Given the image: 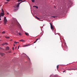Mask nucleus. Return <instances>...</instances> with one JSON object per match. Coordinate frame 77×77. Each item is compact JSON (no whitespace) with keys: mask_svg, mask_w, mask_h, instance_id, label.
I'll return each instance as SVG.
<instances>
[{"mask_svg":"<svg viewBox=\"0 0 77 77\" xmlns=\"http://www.w3.org/2000/svg\"><path fill=\"white\" fill-rule=\"evenodd\" d=\"M38 39H37L34 42V43H36V42H37V41H38Z\"/></svg>","mask_w":77,"mask_h":77,"instance_id":"nucleus-8","label":"nucleus"},{"mask_svg":"<svg viewBox=\"0 0 77 77\" xmlns=\"http://www.w3.org/2000/svg\"><path fill=\"white\" fill-rule=\"evenodd\" d=\"M0 20H1V18H0Z\"/></svg>","mask_w":77,"mask_h":77,"instance_id":"nucleus-38","label":"nucleus"},{"mask_svg":"<svg viewBox=\"0 0 77 77\" xmlns=\"http://www.w3.org/2000/svg\"><path fill=\"white\" fill-rule=\"evenodd\" d=\"M1 49L2 48H1V47H0V50H1Z\"/></svg>","mask_w":77,"mask_h":77,"instance_id":"nucleus-37","label":"nucleus"},{"mask_svg":"<svg viewBox=\"0 0 77 77\" xmlns=\"http://www.w3.org/2000/svg\"><path fill=\"white\" fill-rule=\"evenodd\" d=\"M26 2V0H24V1H22V2Z\"/></svg>","mask_w":77,"mask_h":77,"instance_id":"nucleus-26","label":"nucleus"},{"mask_svg":"<svg viewBox=\"0 0 77 77\" xmlns=\"http://www.w3.org/2000/svg\"><path fill=\"white\" fill-rule=\"evenodd\" d=\"M68 70L69 71L70 70H77V69H75L74 68H71L70 69H69Z\"/></svg>","mask_w":77,"mask_h":77,"instance_id":"nucleus-3","label":"nucleus"},{"mask_svg":"<svg viewBox=\"0 0 77 77\" xmlns=\"http://www.w3.org/2000/svg\"><path fill=\"white\" fill-rule=\"evenodd\" d=\"M0 54L1 55V56H3V55H5V54L3 53H1Z\"/></svg>","mask_w":77,"mask_h":77,"instance_id":"nucleus-7","label":"nucleus"},{"mask_svg":"<svg viewBox=\"0 0 77 77\" xmlns=\"http://www.w3.org/2000/svg\"><path fill=\"white\" fill-rule=\"evenodd\" d=\"M65 71H66V70L64 71H63V72H65Z\"/></svg>","mask_w":77,"mask_h":77,"instance_id":"nucleus-32","label":"nucleus"},{"mask_svg":"<svg viewBox=\"0 0 77 77\" xmlns=\"http://www.w3.org/2000/svg\"><path fill=\"white\" fill-rule=\"evenodd\" d=\"M17 2H22L21 0H18L17 1Z\"/></svg>","mask_w":77,"mask_h":77,"instance_id":"nucleus-14","label":"nucleus"},{"mask_svg":"<svg viewBox=\"0 0 77 77\" xmlns=\"http://www.w3.org/2000/svg\"><path fill=\"white\" fill-rule=\"evenodd\" d=\"M8 22V20L6 19V17H4V25H6V23Z\"/></svg>","mask_w":77,"mask_h":77,"instance_id":"nucleus-1","label":"nucleus"},{"mask_svg":"<svg viewBox=\"0 0 77 77\" xmlns=\"http://www.w3.org/2000/svg\"><path fill=\"white\" fill-rule=\"evenodd\" d=\"M19 47H20V46H19L18 48V49H19Z\"/></svg>","mask_w":77,"mask_h":77,"instance_id":"nucleus-31","label":"nucleus"},{"mask_svg":"<svg viewBox=\"0 0 77 77\" xmlns=\"http://www.w3.org/2000/svg\"><path fill=\"white\" fill-rule=\"evenodd\" d=\"M32 2L33 3H34V2H35V0H31Z\"/></svg>","mask_w":77,"mask_h":77,"instance_id":"nucleus-16","label":"nucleus"},{"mask_svg":"<svg viewBox=\"0 0 77 77\" xmlns=\"http://www.w3.org/2000/svg\"><path fill=\"white\" fill-rule=\"evenodd\" d=\"M53 17L54 18H55L56 17H55V16H53Z\"/></svg>","mask_w":77,"mask_h":77,"instance_id":"nucleus-33","label":"nucleus"},{"mask_svg":"<svg viewBox=\"0 0 77 77\" xmlns=\"http://www.w3.org/2000/svg\"><path fill=\"white\" fill-rule=\"evenodd\" d=\"M7 3H8V2H5V4H7Z\"/></svg>","mask_w":77,"mask_h":77,"instance_id":"nucleus-20","label":"nucleus"},{"mask_svg":"<svg viewBox=\"0 0 77 77\" xmlns=\"http://www.w3.org/2000/svg\"><path fill=\"white\" fill-rule=\"evenodd\" d=\"M25 34L27 36H29V35H28V34L26 32H25Z\"/></svg>","mask_w":77,"mask_h":77,"instance_id":"nucleus-13","label":"nucleus"},{"mask_svg":"<svg viewBox=\"0 0 77 77\" xmlns=\"http://www.w3.org/2000/svg\"><path fill=\"white\" fill-rule=\"evenodd\" d=\"M14 8H16V9L17 8V7L16 6H14Z\"/></svg>","mask_w":77,"mask_h":77,"instance_id":"nucleus-22","label":"nucleus"},{"mask_svg":"<svg viewBox=\"0 0 77 77\" xmlns=\"http://www.w3.org/2000/svg\"><path fill=\"white\" fill-rule=\"evenodd\" d=\"M29 45V44L23 46V47H27V46H28Z\"/></svg>","mask_w":77,"mask_h":77,"instance_id":"nucleus-15","label":"nucleus"},{"mask_svg":"<svg viewBox=\"0 0 77 77\" xmlns=\"http://www.w3.org/2000/svg\"><path fill=\"white\" fill-rule=\"evenodd\" d=\"M9 53H11V51H9Z\"/></svg>","mask_w":77,"mask_h":77,"instance_id":"nucleus-30","label":"nucleus"},{"mask_svg":"<svg viewBox=\"0 0 77 77\" xmlns=\"http://www.w3.org/2000/svg\"><path fill=\"white\" fill-rule=\"evenodd\" d=\"M14 44H17V43H19V42H16V41H15L14 42Z\"/></svg>","mask_w":77,"mask_h":77,"instance_id":"nucleus-10","label":"nucleus"},{"mask_svg":"<svg viewBox=\"0 0 77 77\" xmlns=\"http://www.w3.org/2000/svg\"><path fill=\"white\" fill-rule=\"evenodd\" d=\"M14 47H15V44H14Z\"/></svg>","mask_w":77,"mask_h":77,"instance_id":"nucleus-34","label":"nucleus"},{"mask_svg":"<svg viewBox=\"0 0 77 77\" xmlns=\"http://www.w3.org/2000/svg\"><path fill=\"white\" fill-rule=\"evenodd\" d=\"M14 12H15L16 11H17V9H14Z\"/></svg>","mask_w":77,"mask_h":77,"instance_id":"nucleus-17","label":"nucleus"},{"mask_svg":"<svg viewBox=\"0 0 77 77\" xmlns=\"http://www.w3.org/2000/svg\"><path fill=\"white\" fill-rule=\"evenodd\" d=\"M18 33H19V35H20V36H21L22 35L20 33H18V32H16V34H18Z\"/></svg>","mask_w":77,"mask_h":77,"instance_id":"nucleus-9","label":"nucleus"},{"mask_svg":"<svg viewBox=\"0 0 77 77\" xmlns=\"http://www.w3.org/2000/svg\"><path fill=\"white\" fill-rule=\"evenodd\" d=\"M2 11L3 12V13H4V11L3 10H2Z\"/></svg>","mask_w":77,"mask_h":77,"instance_id":"nucleus-27","label":"nucleus"},{"mask_svg":"<svg viewBox=\"0 0 77 77\" xmlns=\"http://www.w3.org/2000/svg\"><path fill=\"white\" fill-rule=\"evenodd\" d=\"M2 11H3V8H2Z\"/></svg>","mask_w":77,"mask_h":77,"instance_id":"nucleus-35","label":"nucleus"},{"mask_svg":"<svg viewBox=\"0 0 77 77\" xmlns=\"http://www.w3.org/2000/svg\"><path fill=\"white\" fill-rule=\"evenodd\" d=\"M19 41H20L21 42H24V41L23 39L20 40H19Z\"/></svg>","mask_w":77,"mask_h":77,"instance_id":"nucleus-12","label":"nucleus"},{"mask_svg":"<svg viewBox=\"0 0 77 77\" xmlns=\"http://www.w3.org/2000/svg\"><path fill=\"white\" fill-rule=\"evenodd\" d=\"M6 38H8H8H9V37H7Z\"/></svg>","mask_w":77,"mask_h":77,"instance_id":"nucleus-29","label":"nucleus"},{"mask_svg":"<svg viewBox=\"0 0 77 77\" xmlns=\"http://www.w3.org/2000/svg\"><path fill=\"white\" fill-rule=\"evenodd\" d=\"M7 44H7V43H5L4 44V45H7Z\"/></svg>","mask_w":77,"mask_h":77,"instance_id":"nucleus-23","label":"nucleus"},{"mask_svg":"<svg viewBox=\"0 0 77 77\" xmlns=\"http://www.w3.org/2000/svg\"><path fill=\"white\" fill-rule=\"evenodd\" d=\"M5 15L4 13H1V15H2V17H3V16Z\"/></svg>","mask_w":77,"mask_h":77,"instance_id":"nucleus-5","label":"nucleus"},{"mask_svg":"<svg viewBox=\"0 0 77 77\" xmlns=\"http://www.w3.org/2000/svg\"><path fill=\"white\" fill-rule=\"evenodd\" d=\"M9 49V47H8L6 48V50H8Z\"/></svg>","mask_w":77,"mask_h":77,"instance_id":"nucleus-6","label":"nucleus"},{"mask_svg":"<svg viewBox=\"0 0 77 77\" xmlns=\"http://www.w3.org/2000/svg\"><path fill=\"white\" fill-rule=\"evenodd\" d=\"M36 17V19H37V20H39V18H38L37 17Z\"/></svg>","mask_w":77,"mask_h":77,"instance_id":"nucleus-18","label":"nucleus"},{"mask_svg":"<svg viewBox=\"0 0 77 77\" xmlns=\"http://www.w3.org/2000/svg\"><path fill=\"white\" fill-rule=\"evenodd\" d=\"M17 48V47H16V48Z\"/></svg>","mask_w":77,"mask_h":77,"instance_id":"nucleus-40","label":"nucleus"},{"mask_svg":"<svg viewBox=\"0 0 77 77\" xmlns=\"http://www.w3.org/2000/svg\"><path fill=\"white\" fill-rule=\"evenodd\" d=\"M12 49L13 50H14V47H12Z\"/></svg>","mask_w":77,"mask_h":77,"instance_id":"nucleus-25","label":"nucleus"},{"mask_svg":"<svg viewBox=\"0 0 77 77\" xmlns=\"http://www.w3.org/2000/svg\"><path fill=\"white\" fill-rule=\"evenodd\" d=\"M7 14H8V15H9V13H7Z\"/></svg>","mask_w":77,"mask_h":77,"instance_id":"nucleus-39","label":"nucleus"},{"mask_svg":"<svg viewBox=\"0 0 77 77\" xmlns=\"http://www.w3.org/2000/svg\"><path fill=\"white\" fill-rule=\"evenodd\" d=\"M6 1H7L8 2H9L10 1V0H6Z\"/></svg>","mask_w":77,"mask_h":77,"instance_id":"nucleus-24","label":"nucleus"},{"mask_svg":"<svg viewBox=\"0 0 77 77\" xmlns=\"http://www.w3.org/2000/svg\"><path fill=\"white\" fill-rule=\"evenodd\" d=\"M22 0V1H23V0Z\"/></svg>","mask_w":77,"mask_h":77,"instance_id":"nucleus-41","label":"nucleus"},{"mask_svg":"<svg viewBox=\"0 0 77 77\" xmlns=\"http://www.w3.org/2000/svg\"><path fill=\"white\" fill-rule=\"evenodd\" d=\"M59 68V65H58L57 66V69H58V68Z\"/></svg>","mask_w":77,"mask_h":77,"instance_id":"nucleus-19","label":"nucleus"},{"mask_svg":"<svg viewBox=\"0 0 77 77\" xmlns=\"http://www.w3.org/2000/svg\"><path fill=\"white\" fill-rule=\"evenodd\" d=\"M21 3H22V2H20L17 5V8H18V7H19V6H20V4H21Z\"/></svg>","mask_w":77,"mask_h":77,"instance_id":"nucleus-4","label":"nucleus"},{"mask_svg":"<svg viewBox=\"0 0 77 77\" xmlns=\"http://www.w3.org/2000/svg\"><path fill=\"white\" fill-rule=\"evenodd\" d=\"M2 16H1V14L0 15V17H1Z\"/></svg>","mask_w":77,"mask_h":77,"instance_id":"nucleus-36","label":"nucleus"},{"mask_svg":"<svg viewBox=\"0 0 77 77\" xmlns=\"http://www.w3.org/2000/svg\"><path fill=\"white\" fill-rule=\"evenodd\" d=\"M35 8H36V9H38V7L36 6H34L33 7L35 8Z\"/></svg>","mask_w":77,"mask_h":77,"instance_id":"nucleus-11","label":"nucleus"},{"mask_svg":"<svg viewBox=\"0 0 77 77\" xmlns=\"http://www.w3.org/2000/svg\"><path fill=\"white\" fill-rule=\"evenodd\" d=\"M64 45H65V46H66V43H64Z\"/></svg>","mask_w":77,"mask_h":77,"instance_id":"nucleus-28","label":"nucleus"},{"mask_svg":"<svg viewBox=\"0 0 77 77\" xmlns=\"http://www.w3.org/2000/svg\"><path fill=\"white\" fill-rule=\"evenodd\" d=\"M50 24L51 25V30H54V27H53V25H52V24H51V23H50Z\"/></svg>","mask_w":77,"mask_h":77,"instance_id":"nucleus-2","label":"nucleus"},{"mask_svg":"<svg viewBox=\"0 0 77 77\" xmlns=\"http://www.w3.org/2000/svg\"><path fill=\"white\" fill-rule=\"evenodd\" d=\"M5 33V31H4V32H2V33Z\"/></svg>","mask_w":77,"mask_h":77,"instance_id":"nucleus-21","label":"nucleus"}]
</instances>
